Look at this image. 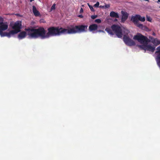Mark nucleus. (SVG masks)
<instances>
[{
  "mask_svg": "<svg viewBox=\"0 0 160 160\" xmlns=\"http://www.w3.org/2000/svg\"><path fill=\"white\" fill-rule=\"evenodd\" d=\"M88 26L81 25H71L68 27L67 28L62 27H51L48 29V32L43 27H40L38 28L26 29L28 31V37L30 38L36 39L40 38L42 39L48 38L51 36L60 35L62 34H73L86 32Z\"/></svg>",
  "mask_w": 160,
  "mask_h": 160,
  "instance_id": "1",
  "label": "nucleus"
},
{
  "mask_svg": "<svg viewBox=\"0 0 160 160\" xmlns=\"http://www.w3.org/2000/svg\"><path fill=\"white\" fill-rule=\"evenodd\" d=\"M133 39L137 40L141 43H146L150 42V40L146 37L140 33H138L135 35Z\"/></svg>",
  "mask_w": 160,
  "mask_h": 160,
  "instance_id": "2",
  "label": "nucleus"
},
{
  "mask_svg": "<svg viewBox=\"0 0 160 160\" xmlns=\"http://www.w3.org/2000/svg\"><path fill=\"white\" fill-rule=\"evenodd\" d=\"M21 27L22 24L21 22L17 21L15 22L12 26V28L14 30L10 31V37L20 32Z\"/></svg>",
  "mask_w": 160,
  "mask_h": 160,
  "instance_id": "3",
  "label": "nucleus"
},
{
  "mask_svg": "<svg viewBox=\"0 0 160 160\" xmlns=\"http://www.w3.org/2000/svg\"><path fill=\"white\" fill-rule=\"evenodd\" d=\"M111 28L112 31L119 38H121L122 36V30L121 28L119 26L113 25Z\"/></svg>",
  "mask_w": 160,
  "mask_h": 160,
  "instance_id": "4",
  "label": "nucleus"
},
{
  "mask_svg": "<svg viewBox=\"0 0 160 160\" xmlns=\"http://www.w3.org/2000/svg\"><path fill=\"white\" fill-rule=\"evenodd\" d=\"M8 28V25L4 24L3 22L0 25V35L1 37L7 36L8 38L10 37V32H3V31L7 29Z\"/></svg>",
  "mask_w": 160,
  "mask_h": 160,
  "instance_id": "5",
  "label": "nucleus"
},
{
  "mask_svg": "<svg viewBox=\"0 0 160 160\" xmlns=\"http://www.w3.org/2000/svg\"><path fill=\"white\" fill-rule=\"evenodd\" d=\"M123 41L127 45L130 46H134L135 45V42L130 39L128 36L124 35L123 37Z\"/></svg>",
  "mask_w": 160,
  "mask_h": 160,
  "instance_id": "6",
  "label": "nucleus"
},
{
  "mask_svg": "<svg viewBox=\"0 0 160 160\" xmlns=\"http://www.w3.org/2000/svg\"><path fill=\"white\" fill-rule=\"evenodd\" d=\"M131 20L132 21H140L142 22H144L145 21V18L144 17H141L140 15H136L134 16H132Z\"/></svg>",
  "mask_w": 160,
  "mask_h": 160,
  "instance_id": "7",
  "label": "nucleus"
},
{
  "mask_svg": "<svg viewBox=\"0 0 160 160\" xmlns=\"http://www.w3.org/2000/svg\"><path fill=\"white\" fill-rule=\"evenodd\" d=\"M122 17L121 19V22H124L128 19V14L126 12L123 11H121Z\"/></svg>",
  "mask_w": 160,
  "mask_h": 160,
  "instance_id": "8",
  "label": "nucleus"
},
{
  "mask_svg": "<svg viewBox=\"0 0 160 160\" xmlns=\"http://www.w3.org/2000/svg\"><path fill=\"white\" fill-rule=\"evenodd\" d=\"M157 51L155 52V54L157 55L156 60L157 63L160 60V46L157 48Z\"/></svg>",
  "mask_w": 160,
  "mask_h": 160,
  "instance_id": "9",
  "label": "nucleus"
},
{
  "mask_svg": "<svg viewBox=\"0 0 160 160\" xmlns=\"http://www.w3.org/2000/svg\"><path fill=\"white\" fill-rule=\"evenodd\" d=\"M25 29V30L26 31V29ZM27 32L25 31H22L20 32L18 34V38L19 39H22L23 38H24L26 36L27 34H28V31H27Z\"/></svg>",
  "mask_w": 160,
  "mask_h": 160,
  "instance_id": "10",
  "label": "nucleus"
},
{
  "mask_svg": "<svg viewBox=\"0 0 160 160\" xmlns=\"http://www.w3.org/2000/svg\"><path fill=\"white\" fill-rule=\"evenodd\" d=\"M32 12L35 16H41V15L40 12L37 9L36 7L34 6H32Z\"/></svg>",
  "mask_w": 160,
  "mask_h": 160,
  "instance_id": "11",
  "label": "nucleus"
},
{
  "mask_svg": "<svg viewBox=\"0 0 160 160\" xmlns=\"http://www.w3.org/2000/svg\"><path fill=\"white\" fill-rule=\"evenodd\" d=\"M98 28V25L96 24H93L89 26L88 29L90 31H92L97 30Z\"/></svg>",
  "mask_w": 160,
  "mask_h": 160,
  "instance_id": "12",
  "label": "nucleus"
},
{
  "mask_svg": "<svg viewBox=\"0 0 160 160\" xmlns=\"http://www.w3.org/2000/svg\"><path fill=\"white\" fill-rule=\"evenodd\" d=\"M155 50V47L151 46L150 45H148V43H147L146 50L153 52Z\"/></svg>",
  "mask_w": 160,
  "mask_h": 160,
  "instance_id": "13",
  "label": "nucleus"
},
{
  "mask_svg": "<svg viewBox=\"0 0 160 160\" xmlns=\"http://www.w3.org/2000/svg\"><path fill=\"white\" fill-rule=\"evenodd\" d=\"M151 42L156 46L160 44V40H158L157 38H152L151 39Z\"/></svg>",
  "mask_w": 160,
  "mask_h": 160,
  "instance_id": "14",
  "label": "nucleus"
},
{
  "mask_svg": "<svg viewBox=\"0 0 160 160\" xmlns=\"http://www.w3.org/2000/svg\"><path fill=\"white\" fill-rule=\"evenodd\" d=\"M110 16L111 17L118 18L119 16L118 13L113 11H112L110 14Z\"/></svg>",
  "mask_w": 160,
  "mask_h": 160,
  "instance_id": "15",
  "label": "nucleus"
},
{
  "mask_svg": "<svg viewBox=\"0 0 160 160\" xmlns=\"http://www.w3.org/2000/svg\"><path fill=\"white\" fill-rule=\"evenodd\" d=\"M134 24L139 28L141 29H143L144 27L142 24L139 23L137 21H132Z\"/></svg>",
  "mask_w": 160,
  "mask_h": 160,
  "instance_id": "16",
  "label": "nucleus"
},
{
  "mask_svg": "<svg viewBox=\"0 0 160 160\" xmlns=\"http://www.w3.org/2000/svg\"><path fill=\"white\" fill-rule=\"evenodd\" d=\"M105 31L111 35H113L114 34V33L113 32L112 30L109 28H106L105 29Z\"/></svg>",
  "mask_w": 160,
  "mask_h": 160,
  "instance_id": "17",
  "label": "nucleus"
},
{
  "mask_svg": "<svg viewBox=\"0 0 160 160\" xmlns=\"http://www.w3.org/2000/svg\"><path fill=\"white\" fill-rule=\"evenodd\" d=\"M145 44L144 45H142L139 46V47H140V48L143 50H145V52L147 50V44L146 43H144Z\"/></svg>",
  "mask_w": 160,
  "mask_h": 160,
  "instance_id": "18",
  "label": "nucleus"
},
{
  "mask_svg": "<svg viewBox=\"0 0 160 160\" xmlns=\"http://www.w3.org/2000/svg\"><path fill=\"white\" fill-rule=\"evenodd\" d=\"M88 4L91 10V11H92V12H94L95 11V10H94L93 7H92V6L91 5H90L88 3Z\"/></svg>",
  "mask_w": 160,
  "mask_h": 160,
  "instance_id": "19",
  "label": "nucleus"
},
{
  "mask_svg": "<svg viewBox=\"0 0 160 160\" xmlns=\"http://www.w3.org/2000/svg\"><path fill=\"white\" fill-rule=\"evenodd\" d=\"M99 2H96V3L93 6L95 8H98L99 7Z\"/></svg>",
  "mask_w": 160,
  "mask_h": 160,
  "instance_id": "20",
  "label": "nucleus"
},
{
  "mask_svg": "<svg viewBox=\"0 0 160 160\" xmlns=\"http://www.w3.org/2000/svg\"><path fill=\"white\" fill-rule=\"evenodd\" d=\"M95 22L98 23H100L101 22V20L99 19H98L95 20Z\"/></svg>",
  "mask_w": 160,
  "mask_h": 160,
  "instance_id": "21",
  "label": "nucleus"
},
{
  "mask_svg": "<svg viewBox=\"0 0 160 160\" xmlns=\"http://www.w3.org/2000/svg\"><path fill=\"white\" fill-rule=\"evenodd\" d=\"M3 22V19L2 17H0V25L2 24Z\"/></svg>",
  "mask_w": 160,
  "mask_h": 160,
  "instance_id": "22",
  "label": "nucleus"
},
{
  "mask_svg": "<svg viewBox=\"0 0 160 160\" xmlns=\"http://www.w3.org/2000/svg\"><path fill=\"white\" fill-rule=\"evenodd\" d=\"M55 4H54L52 6L51 8V9L52 10H54L55 9Z\"/></svg>",
  "mask_w": 160,
  "mask_h": 160,
  "instance_id": "23",
  "label": "nucleus"
},
{
  "mask_svg": "<svg viewBox=\"0 0 160 160\" xmlns=\"http://www.w3.org/2000/svg\"><path fill=\"white\" fill-rule=\"evenodd\" d=\"M98 17L97 15H92L91 16V18L92 19H95V18H97Z\"/></svg>",
  "mask_w": 160,
  "mask_h": 160,
  "instance_id": "24",
  "label": "nucleus"
},
{
  "mask_svg": "<svg viewBox=\"0 0 160 160\" xmlns=\"http://www.w3.org/2000/svg\"><path fill=\"white\" fill-rule=\"evenodd\" d=\"M147 20L148 21L151 22L152 19L151 18L149 17H148L147 16Z\"/></svg>",
  "mask_w": 160,
  "mask_h": 160,
  "instance_id": "25",
  "label": "nucleus"
},
{
  "mask_svg": "<svg viewBox=\"0 0 160 160\" xmlns=\"http://www.w3.org/2000/svg\"><path fill=\"white\" fill-rule=\"evenodd\" d=\"M83 12V9L82 8H81L80 11V13H82Z\"/></svg>",
  "mask_w": 160,
  "mask_h": 160,
  "instance_id": "26",
  "label": "nucleus"
},
{
  "mask_svg": "<svg viewBox=\"0 0 160 160\" xmlns=\"http://www.w3.org/2000/svg\"><path fill=\"white\" fill-rule=\"evenodd\" d=\"M105 7L106 8H108L110 7V5L108 4L106 5H105Z\"/></svg>",
  "mask_w": 160,
  "mask_h": 160,
  "instance_id": "27",
  "label": "nucleus"
},
{
  "mask_svg": "<svg viewBox=\"0 0 160 160\" xmlns=\"http://www.w3.org/2000/svg\"><path fill=\"white\" fill-rule=\"evenodd\" d=\"M78 17L80 18H82L83 17L82 15H79L78 16Z\"/></svg>",
  "mask_w": 160,
  "mask_h": 160,
  "instance_id": "28",
  "label": "nucleus"
},
{
  "mask_svg": "<svg viewBox=\"0 0 160 160\" xmlns=\"http://www.w3.org/2000/svg\"><path fill=\"white\" fill-rule=\"evenodd\" d=\"M157 64L158 66L160 68V60L158 61V62H157Z\"/></svg>",
  "mask_w": 160,
  "mask_h": 160,
  "instance_id": "29",
  "label": "nucleus"
},
{
  "mask_svg": "<svg viewBox=\"0 0 160 160\" xmlns=\"http://www.w3.org/2000/svg\"><path fill=\"white\" fill-rule=\"evenodd\" d=\"M152 35H153L155 36V35L156 34H155V33L154 32H153V33H152Z\"/></svg>",
  "mask_w": 160,
  "mask_h": 160,
  "instance_id": "30",
  "label": "nucleus"
},
{
  "mask_svg": "<svg viewBox=\"0 0 160 160\" xmlns=\"http://www.w3.org/2000/svg\"><path fill=\"white\" fill-rule=\"evenodd\" d=\"M34 0H30V2H32V1H34Z\"/></svg>",
  "mask_w": 160,
  "mask_h": 160,
  "instance_id": "31",
  "label": "nucleus"
},
{
  "mask_svg": "<svg viewBox=\"0 0 160 160\" xmlns=\"http://www.w3.org/2000/svg\"><path fill=\"white\" fill-rule=\"evenodd\" d=\"M158 2H160V0H158Z\"/></svg>",
  "mask_w": 160,
  "mask_h": 160,
  "instance_id": "32",
  "label": "nucleus"
},
{
  "mask_svg": "<svg viewBox=\"0 0 160 160\" xmlns=\"http://www.w3.org/2000/svg\"><path fill=\"white\" fill-rule=\"evenodd\" d=\"M103 7V6H99V7H100V8H101V7Z\"/></svg>",
  "mask_w": 160,
  "mask_h": 160,
  "instance_id": "33",
  "label": "nucleus"
},
{
  "mask_svg": "<svg viewBox=\"0 0 160 160\" xmlns=\"http://www.w3.org/2000/svg\"><path fill=\"white\" fill-rule=\"evenodd\" d=\"M144 0L146 1H149V0Z\"/></svg>",
  "mask_w": 160,
  "mask_h": 160,
  "instance_id": "34",
  "label": "nucleus"
},
{
  "mask_svg": "<svg viewBox=\"0 0 160 160\" xmlns=\"http://www.w3.org/2000/svg\"><path fill=\"white\" fill-rule=\"evenodd\" d=\"M159 8H160V6H159Z\"/></svg>",
  "mask_w": 160,
  "mask_h": 160,
  "instance_id": "35",
  "label": "nucleus"
}]
</instances>
